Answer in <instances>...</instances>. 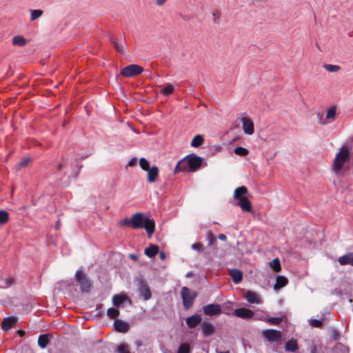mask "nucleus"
Segmentation results:
<instances>
[{
  "label": "nucleus",
  "instance_id": "a878e982",
  "mask_svg": "<svg viewBox=\"0 0 353 353\" xmlns=\"http://www.w3.org/2000/svg\"><path fill=\"white\" fill-rule=\"evenodd\" d=\"M299 346L297 341L294 339H291L285 344V350L289 352H294L298 350Z\"/></svg>",
  "mask_w": 353,
  "mask_h": 353
},
{
  "label": "nucleus",
  "instance_id": "6e6552de",
  "mask_svg": "<svg viewBox=\"0 0 353 353\" xmlns=\"http://www.w3.org/2000/svg\"><path fill=\"white\" fill-rule=\"evenodd\" d=\"M189 170L191 172L196 171L201 165L203 159L196 154H191L187 156Z\"/></svg>",
  "mask_w": 353,
  "mask_h": 353
},
{
  "label": "nucleus",
  "instance_id": "de8ad7c7",
  "mask_svg": "<svg viewBox=\"0 0 353 353\" xmlns=\"http://www.w3.org/2000/svg\"><path fill=\"white\" fill-rule=\"evenodd\" d=\"M130 220L131 219L126 217L119 222V225L123 227L131 226Z\"/></svg>",
  "mask_w": 353,
  "mask_h": 353
},
{
  "label": "nucleus",
  "instance_id": "72a5a7b5",
  "mask_svg": "<svg viewBox=\"0 0 353 353\" xmlns=\"http://www.w3.org/2000/svg\"><path fill=\"white\" fill-rule=\"evenodd\" d=\"M120 312L119 310L114 308V307H110L107 311V315L110 319H116L119 316Z\"/></svg>",
  "mask_w": 353,
  "mask_h": 353
},
{
  "label": "nucleus",
  "instance_id": "a19ab883",
  "mask_svg": "<svg viewBox=\"0 0 353 353\" xmlns=\"http://www.w3.org/2000/svg\"><path fill=\"white\" fill-rule=\"evenodd\" d=\"M2 282L3 283L1 286L3 288H7L14 283V279L12 277H7L2 280Z\"/></svg>",
  "mask_w": 353,
  "mask_h": 353
},
{
  "label": "nucleus",
  "instance_id": "b1692460",
  "mask_svg": "<svg viewBox=\"0 0 353 353\" xmlns=\"http://www.w3.org/2000/svg\"><path fill=\"white\" fill-rule=\"evenodd\" d=\"M159 252V247L156 245H150L145 249V254L150 257H154Z\"/></svg>",
  "mask_w": 353,
  "mask_h": 353
},
{
  "label": "nucleus",
  "instance_id": "9b49d317",
  "mask_svg": "<svg viewBox=\"0 0 353 353\" xmlns=\"http://www.w3.org/2000/svg\"><path fill=\"white\" fill-rule=\"evenodd\" d=\"M144 217L143 214L141 212L135 213L132 216L130 223L133 229H140L143 227Z\"/></svg>",
  "mask_w": 353,
  "mask_h": 353
},
{
  "label": "nucleus",
  "instance_id": "13d9d810",
  "mask_svg": "<svg viewBox=\"0 0 353 353\" xmlns=\"http://www.w3.org/2000/svg\"><path fill=\"white\" fill-rule=\"evenodd\" d=\"M218 353H230L229 352H218Z\"/></svg>",
  "mask_w": 353,
  "mask_h": 353
},
{
  "label": "nucleus",
  "instance_id": "49530a36",
  "mask_svg": "<svg viewBox=\"0 0 353 353\" xmlns=\"http://www.w3.org/2000/svg\"><path fill=\"white\" fill-rule=\"evenodd\" d=\"M117 351L119 353H130L128 347L125 344H121L117 347Z\"/></svg>",
  "mask_w": 353,
  "mask_h": 353
},
{
  "label": "nucleus",
  "instance_id": "6ab92c4d",
  "mask_svg": "<svg viewBox=\"0 0 353 353\" xmlns=\"http://www.w3.org/2000/svg\"><path fill=\"white\" fill-rule=\"evenodd\" d=\"M338 261L341 265H351L353 266V252L340 256Z\"/></svg>",
  "mask_w": 353,
  "mask_h": 353
},
{
  "label": "nucleus",
  "instance_id": "ea45409f",
  "mask_svg": "<svg viewBox=\"0 0 353 353\" xmlns=\"http://www.w3.org/2000/svg\"><path fill=\"white\" fill-rule=\"evenodd\" d=\"M43 14V11L41 10H34L31 12L30 20L34 21L37 19L39 18Z\"/></svg>",
  "mask_w": 353,
  "mask_h": 353
},
{
  "label": "nucleus",
  "instance_id": "4be33fe9",
  "mask_svg": "<svg viewBox=\"0 0 353 353\" xmlns=\"http://www.w3.org/2000/svg\"><path fill=\"white\" fill-rule=\"evenodd\" d=\"M246 300L250 303H259L260 298L257 294L252 291H248L245 294Z\"/></svg>",
  "mask_w": 353,
  "mask_h": 353
},
{
  "label": "nucleus",
  "instance_id": "1a4fd4ad",
  "mask_svg": "<svg viewBox=\"0 0 353 353\" xmlns=\"http://www.w3.org/2000/svg\"><path fill=\"white\" fill-rule=\"evenodd\" d=\"M203 311L205 315L210 316L219 315L222 312L220 305L215 303L208 304L203 306Z\"/></svg>",
  "mask_w": 353,
  "mask_h": 353
},
{
  "label": "nucleus",
  "instance_id": "4c0bfd02",
  "mask_svg": "<svg viewBox=\"0 0 353 353\" xmlns=\"http://www.w3.org/2000/svg\"><path fill=\"white\" fill-rule=\"evenodd\" d=\"M139 165L142 170L147 171L150 168V163L149 161L145 159V158H141L139 160Z\"/></svg>",
  "mask_w": 353,
  "mask_h": 353
},
{
  "label": "nucleus",
  "instance_id": "2f4dec72",
  "mask_svg": "<svg viewBox=\"0 0 353 353\" xmlns=\"http://www.w3.org/2000/svg\"><path fill=\"white\" fill-rule=\"evenodd\" d=\"M336 108L335 106H331L327 110L326 119L329 120H334L336 115Z\"/></svg>",
  "mask_w": 353,
  "mask_h": 353
},
{
  "label": "nucleus",
  "instance_id": "39448f33",
  "mask_svg": "<svg viewBox=\"0 0 353 353\" xmlns=\"http://www.w3.org/2000/svg\"><path fill=\"white\" fill-rule=\"evenodd\" d=\"M143 71L141 66L132 64L124 67L121 71V75L130 78L140 74Z\"/></svg>",
  "mask_w": 353,
  "mask_h": 353
},
{
  "label": "nucleus",
  "instance_id": "f704fd0d",
  "mask_svg": "<svg viewBox=\"0 0 353 353\" xmlns=\"http://www.w3.org/2000/svg\"><path fill=\"white\" fill-rule=\"evenodd\" d=\"M9 214L5 210H0V224L3 225L8 221Z\"/></svg>",
  "mask_w": 353,
  "mask_h": 353
},
{
  "label": "nucleus",
  "instance_id": "2eb2a0df",
  "mask_svg": "<svg viewBox=\"0 0 353 353\" xmlns=\"http://www.w3.org/2000/svg\"><path fill=\"white\" fill-rule=\"evenodd\" d=\"M201 328L204 336H211L214 332V326L210 322L203 321L201 323Z\"/></svg>",
  "mask_w": 353,
  "mask_h": 353
},
{
  "label": "nucleus",
  "instance_id": "c756f323",
  "mask_svg": "<svg viewBox=\"0 0 353 353\" xmlns=\"http://www.w3.org/2000/svg\"><path fill=\"white\" fill-rule=\"evenodd\" d=\"M110 41L112 43V46L114 47L115 50L120 53H123L124 50L123 46L121 43L118 42L113 37L110 38Z\"/></svg>",
  "mask_w": 353,
  "mask_h": 353
},
{
  "label": "nucleus",
  "instance_id": "473e14b6",
  "mask_svg": "<svg viewBox=\"0 0 353 353\" xmlns=\"http://www.w3.org/2000/svg\"><path fill=\"white\" fill-rule=\"evenodd\" d=\"M174 90V88L172 85L170 83H166L164 85V88L161 91V92L163 95H169L171 94Z\"/></svg>",
  "mask_w": 353,
  "mask_h": 353
},
{
  "label": "nucleus",
  "instance_id": "412c9836",
  "mask_svg": "<svg viewBox=\"0 0 353 353\" xmlns=\"http://www.w3.org/2000/svg\"><path fill=\"white\" fill-rule=\"evenodd\" d=\"M230 275L234 283L237 284L242 281L243 274L242 272L236 269H232L230 272Z\"/></svg>",
  "mask_w": 353,
  "mask_h": 353
},
{
  "label": "nucleus",
  "instance_id": "09e8293b",
  "mask_svg": "<svg viewBox=\"0 0 353 353\" xmlns=\"http://www.w3.org/2000/svg\"><path fill=\"white\" fill-rule=\"evenodd\" d=\"M192 248L193 250H197L199 252H203V247L201 243H195L192 245Z\"/></svg>",
  "mask_w": 353,
  "mask_h": 353
},
{
  "label": "nucleus",
  "instance_id": "864d4df0",
  "mask_svg": "<svg viewBox=\"0 0 353 353\" xmlns=\"http://www.w3.org/2000/svg\"><path fill=\"white\" fill-rule=\"evenodd\" d=\"M129 257L134 261H137L138 259L137 256L134 254H130Z\"/></svg>",
  "mask_w": 353,
  "mask_h": 353
},
{
  "label": "nucleus",
  "instance_id": "3c124183",
  "mask_svg": "<svg viewBox=\"0 0 353 353\" xmlns=\"http://www.w3.org/2000/svg\"><path fill=\"white\" fill-rule=\"evenodd\" d=\"M137 158L132 159L128 163V165L130 167L134 166L137 163Z\"/></svg>",
  "mask_w": 353,
  "mask_h": 353
},
{
  "label": "nucleus",
  "instance_id": "4468645a",
  "mask_svg": "<svg viewBox=\"0 0 353 353\" xmlns=\"http://www.w3.org/2000/svg\"><path fill=\"white\" fill-rule=\"evenodd\" d=\"M202 318L199 314H194L186 319L185 322L189 328H194L201 323Z\"/></svg>",
  "mask_w": 353,
  "mask_h": 353
},
{
  "label": "nucleus",
  "instance_id": "a18cd8bd",
  "mask_svg": "<svg viewBox=\"0 0 353 353\" xmlns=\"http://www.w3.org/2000/svg\"><path fill=\"white\" fill-rule=\"evenodd\" d=\"M30 161V159L29 157H25L24 159H21L18 163L17 167L18 168H23L26 166Z\"/></svg>",
  "mask_w": 353,
  "mask_h": 353
},
{
  "label": "nucleus",
  "instance_id": "f8f14e48",
  "mask_svg": "<svg viewBox=\"0 0 353 353\" xmlns=\"http://www.w3.org/2000/svg\"><path fill=\"white\" fill-rule=\"evenodd\" d=\"M234 314L243 319H250L254 316V312L248 308H238L234 311Z\"/></svg>",
  "mask_w": 353,
  "mask_h": 353
},
{
  "label": "nucleus",
  "instance_id": "5701e85b",
  "mask_svg": "<svg viewBox=\"0 0 353 353\" xmlns=\"http://www.w3.org/2000/svg\"><path fill=\"white\" fill-rule=\"evenodd\" d=\"M288 283V279L283 276H278L274 286V290H279L285 287Z\"/></svg>",
  "mask_w": 353,
  "mask_h": 353
},
{
  "label": "nucleus",
  "instance_id": "f03ea898",
  "mask_svg": "<svg viewBox=\"0 0 353 353\" xmlns=\"http://www.w3.org/2000/svg\"><path fill=\"white\" fill-rule=\"evenodd\" d=\"M248 190L244 185L236 188L234 191V199L238 201L236 205H239L243 211L250 212L252 210V205L248 198Z\"/></svg>",
  "mask_w": 353,
  "mask_h": 353
},
{
  "label": "nucleus",
  "instance_id": "e433bc0d",
  "mask_svg": "<svg viewBox=\"0 0 353 353\" xmlns=\"http://www.w3.org/2000/svg\"><path fill=\"white\" fill-rule=\"evenodd\" d=\"M234 153L237 155L244 157L248 154L249 151L245 148L237 147L234 149Z\"/></svg>",
  "mask_w": 353,
  "mask_h": 353
},
{
  "label": "nucleus",
  "instance_id": "5fc2aeb1",
  "mask_svg": "<svg viewBox=\"0 0 353 353\" xmlns=\"http://www.w3.org/2000/svg\"><path fill=\"white\" fill-rule=\"evenodd\" d=\"M159 258H160V259H161V260H162V261L165 259V253H164L163 252H161L159 253Z\"/></svg>",
  "mask_w": 353,
  "mask_h": 353
},
{
  "label": "nucleus",
  "instance_id": "c85d7f7f",
  "mask_svg": "<svg viewBox=\"0 0 353 353\" xmlns=\"http://www.w3.org/2000/svg\"><path fill=\"white\" fill-rule=\"evenodd\" d=\"M12 44L17 46H24L26 44V39L21 36H15L12 39Z\"/></svg>",
  "mask_w": 353,
  "mask_h": 353
},
{
  "label": "nucleus",
  "instance_id": "ddd939ff",
  "mask_svg": "<svg viewBox=\"0 0 353 353\" xmlns=\"http://www.w3.org/2000/svg\"><path fill=\"white\" fill-rule=\"evenodd\" d=\"M147 172L148 181L149 183L156 182L159 174V168L157 165H153Z\"/></svg>",
  "mask_w": 353,
  "mask_h": 353
},
{
  "label": "nucleus",
  "instance_id": "58836bf2",
  "mask_svg": "<svg viewBox=\"0 0 353 353\" xmlns=\"http://www.w3.org/2000/svg\"><path fill=\"white\" fill-rule=\"evenodd\" d=\"M272 269L276 272H279L281 270V266L280 263V261L278 258H275L272 261Z\"/></svg>",
  "mask_w": 353,
  "mask_h": 353
},
{
  "label": "nucleus",
  "instance_id": "c9c22d12",
  "mask_svg": "<svg viewBox=\"0 0 353 353\" xmlns=\"http://www.w3.org/2000/svg\"><path fill=\"white\" fill-rule=\"evenodd\" d=\"M323 68L330 72H336L341 69L340 66L332 64H325Z\"/></svg>",
  "mask_w": 353,
  "mask_h": 353
},
{
  "label": "nucleus",
  "instance_id": "20e7f679",
  "mask_svg": "<svg viewBox=\"0 0 353 353\" xmlns=\"http://www.w3.org/2000/svg\"><path fill=\"white\" fill-rule=\"evenodd\" d=\"M75 279L80 285L81 290L83 292H88L90 287L91 283L87 278L86 275L82 272L81 270H79L76 272Z\"/></svg>",
  "mask_w": 353,
  "mask_h": 353
},
{
  "label": "nucleus",
  "instance_id": "79ce46f5",
  "mask_svg": "<svg viewBox=\"0 0 353 353\" xmlns=\"http://www.w3.org/2000/svg\"><path fill=\"white\" fill-rule=\"evenodd\" d=\"M207 240L208 241V245H213L216 242L215 236L211 231L207 232Z\"/></svg>",
  "mask_w": 353,
  "mask_h": 353
},
{
  "label": "nucleus",
  "instance_id": "4d7b16f0",
  "mask_svg": "<svg viewBox=\"0 0 353 353\" xmlns=\"http://www.w3.org/2000/svg\"><path fill=\"white\" fill-rule=\"evenodd\" d=\"M17 333L20 336H23L25 335V332L21 330H18Z\"/></svg>",
  "mask_w": 353,
  "mask_h": 353
},
{
  "label": "nucleus",
  "instance_id": "f257e3e1",
  "mask_svg": "<svg viewBox=\"0 0 353 353\" xmlns=\"http://www.w3.org/2000/svg\"><path fill=\"white\" fill-rule=\"evenodd\" d=\"M350 151L351 148L348 145H343L336 154L332 163V170L335 174H339L343 165L350 162Z\"/></svg>",
  "mask_w": 353,
  "mask_h": 353
},
{
  "label": "nucleus",
  "instance_id": "7c9ffc66",
  "mask_svg": "<svg viewBox=\"0 0 353 353\" xmlns=\"http://www.w3.org/2000/svg\"><path fill=\"white\" fill-rule=\"evenodd\" d=\"M190 345L187 343L181 344L177 350V353H190Z\"/></svg>",
  "mask_w": 353,
  "mask_h": 353
},
{
  "label": "nucleus",
  "instance_id": "bb28decb",
  "mask_svg": "<svg viewBox=\"0 0 353 353\" xmlns=\"http://www.w3.org/2000/svg\"><path fill=\"white\" fill-rule=\"evenodd\" d=\"M204 139L202 135L197 134L194 137L191 141V146L194 148H197L201 145L203 143Z\"/></svg>",
  "mask_w": 353,
  "mask_h": 353
},
{
  "label": "nucleus",
  "instance_id": "aec40b11",
  "mask_svg": "<svg viewBox=\"0 0 353 353\" xmlns=\"http://www.w3.org/2000/svg\"><path fill=\"white\" fill-rule=\"evenodd\" d=\"M17 319L14 317H8L3 320L1 323V327L3 330L7 331L10 330L12 325L16 323Z\"/></svg>",
  "mask_w": 353,
  "mask_h": 353
},
{
  "label": "nucleus",
  "instance_id": "7ed1b4c3",
  "mask_svg": "<svg viewBox=\"0 0 353 353\" xmlns=\"http://www.w3.org/2000/svg\"><path fill=\"white\" fill-rule=\"evenodd\" d=\"M181 296L184 308L188 310L192 306L197 294L187 287H183L181 290Z\"/></svg>",
  "mask_w": 353,
  "mask_h": 353
},
{
  "label": "nucleus",
  "instance_id": "37998d69",
  "mask_svg": "<svg viewBox=\"0 0 353 353\" xmlns=\"http://www.w3.org/2000/svg\"><path fill=\"white\" fill-rule=\"evenodd\" d=\"M310 325L314 327H321L323 325V320L312 319L310 321Z\"/></svg>",
  "mask_w": 353,
  "mask_h": 353
},
{
  "label": "nucleus",
  "instance_id": "f3484780",
  "mask_svg": "<svg viewBox=\"0 0 353 353\" xmlns=\"http://www.w3.org/2000/svg\"><path fill=\"white\" fill-rule=\"evenodd\" d=\"M114 326L117 332L122 333H125L129 330L128 323L120 319H116L114 321Z\"/></svg>",
  "mask_w": 353,
  "mask_h": 353
},
{
  "label": "nucleus",
  "instance_id": "c03bdc74",
  "mask_svg": "<svg viewBox=\"0 0 353 353\" xmlns=\"http://www.w3.org/2000/svg\"><path fill=\"white\" fill-rule=\"evenodd\" d=\"M272 325H279L282 321V318L281 317H271L267 321Z\"/></svg>",
  "mask_w": 353,
  "mask_h": 353
},
{
  "label": "nucleus",
  "instance_id": "0eeeda50",
  "mask_svg": "<svg viewBox=\"0 0 353 353\" xmlns=\"http://www.w3.org/2000/svg\"><path fill=\"white\" fill-rule=\"evenodd\" d=\"M262 335L270 343L279 342L282 339L281 332L273 329L264 330Z\"/></svg>",
  "mask_w": 353,
  "mask_h": 353
},
{
  "label": "nucleus",
  "instance_id": "423d86ee",
  "mask_svg": "<svg viewBox=\"0 0 353 353\" xmlns=\"http://www.w3.org/2000/svg\"><path fill=\"white\" fill-rule=\"evenodd\" d=\"M138 292L139 296L144 301H148L152 297V292L150 286L147 282L143 279H140L139 281Z\"/></svg>",
  "mask_w": 353,
  "mask_h": 353
},
{
  "label": "nucleus",
  "instance_id": "a211bd4d",
  "mask_svg": "<svg viewBox=\"0 0 353 353\" xmlns=\"http://www.w3.org/2000/svg\"><path fill=\"white\" fill-rule=\"evenodd\" d=\"M148 232L149 236H150L154 232L155 223L153 219H146L143 221V227Z\"/></svg>",
  "mask_w": 353,
  "mask_h": 353
},
{
  "label": "nucleus",
  "instance_id": "cd10ccee",
  "mask_svg": "<svg viewBox=\"0 0 353 353\" xmlns=\"http://www.w3.org/2000/svg\"><path fill=\"white\" fill-rule=\"evenodd\" d=\"M49 343V339L47 334H41L38 338V345L41 348H45Z\"/></svg>",
  "mask_w": 353,
  "mask_h": 353
},
{
  "label": "nucleus",
  "instance_id": "603ef678",
  "mask_svg": "<svg viewBox=\"0 0 353 353\" xmlns=\"http://www.w3.org/2000/svg\"><path fill=\"white\" fill-rule=\"evenodd\" d=\"M218 238L221 241H225L227 239V237L224 234H219Z\"/></svg>",
  "mask_w": 353,
  "mask_h": 353
},
{
  "label": "nucleus",
  "instance_id": "393cba45",
  "mask_svg": "<svg viewBox=\"0 0 353 353\" xmlns=\"http://www.w3.org/2000/svg\"><path fill=\"white\" fill-rule=\"evenodd\" d=\"M127 299L126 294H117L112 298V303L115 307H119Z\"/></svg>",
  "mask_w": 353,
  "mask_h": 353
},
{
  "label": "nucleus",
  "instance_id": "9d476101",
  "mask_svg": "<svg viewBox=\"0 0 353 353\" xmlns=\"http://www.w3.org/2000/svg\"><path fill=\"white\" fill-rule=\"evenodd\" d=\"M242 128L245 134L251 135L254 132V126L252 120L248 117L241 118Z\"/></svg>",
  "mask_w": 353,
  "mask_h": 353
},
{
  "label": "nucleus",
  "instance_id": "6e6d98bb",
  "mask_svg": "<svg viewBox=\"0 0 353 353\" xmlns=\"http://www.w3.org/2000/svg\"><path fill=\"white\" fill-rule=\"evenodd\" d=\"M64 166H65V165H64L63 163H59V164L57 165V169H58L59 170H62V169H63V168H64Z\"/></svg>",
  "mask_w": 353,
  "mask_h": 353
},
{
  "label": "nucleus",
  "instance_id": "dca6fc26",
  "mask_svg": "<svg viewBox=\"0 0 353 353\" xmlns=\"http://www.w3.org/2000/svg\"><path fill=\"white\" fill-rule=\"evenodd\" d=\"M189 170V165L188 164L187 156L180 160L174 168V172L177 174L179 172H186Z\"/></svg>",
  "mask_w": 353,
  "mask_h": 353
},
{
  "label": "nucleus",
  "instance_id": "8fccbe9b",
  "mask_svg": "<svg viewBox=\"0 0 353 353\" xmlns=\"http://www.w3.org/2000/svg\"><path fill=\"white\" fill-rule=\"evenodd\" d=\"M168 0H154L155 4L157 6H164Z\"/></svg>",
  "mask_w": 353,
  "mask_h": 353
}]
</instances>
